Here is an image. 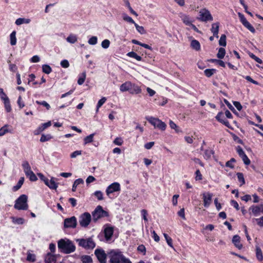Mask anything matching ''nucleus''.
<instances>
[{
  "label": "nucleus",
  "mask_w": 263,
  "mask_h": 263,
  "mask_svg": "<svg viewBox=\"0 0 263 263\" xmlns=\"http://www.w3.org/2000/svg\"><path fill=\"white\" fill-rule=\"evenodd\" d=\"M58 247L60 251L65 254H70L76 250L74 243L68 239H61L58 242Z\"/></svg>",
  "instance_id": "1"
},
{
  "label": "nucleus",
  "mask_w": 263,
  "mask_h": 263,
  "mask_svg": "<svg viewBox=\"0 0 263 263\" xmlns=\"http://www.w3.org/2000/svg\"><path fill=\"white\" fill-rule=\"evenodd\" d=\"M110 263H132L130 260L126 258L119 250H112L109 253Z\"/></svg>",
  "instance_id": "2"
},
{
  "label": "nucleus",
  "mask_w": 263,
  "mask_h": 263,
  "mask_svg": "<svg viewBox=\"0 0 263 263\" xmlns=\"http://www.w3.org/2000/svg\"><path fill=\"white\" fill-rule=\"evenodd\" d=\"M27 196L26 195H21L15 201L14 208L18 210H26L28 209Z\"/></svg>",
  "instance_id": "3"
},
{
  "label": "nucleus",
  "mask_w": 263,
  "mask_h": 263,
  "mask_svg": "<svg viewBox=\"0 0 263 263\" xmlns=\"http://www.w3.org/2000/svg\"><path fill=\"white\" fill-rule=\"evenodd\" d=\"M146 119L155 127H157L162 130L165 129L166 125L159 119L153 117H146Z\"/></svg>",
  "instance_id": "4"
},
{
  "label": "nucleus",
  "mask_w": 263,
  "mask_h": 263,
  "mask_svg": "<svg viewBox=\"0 0 263 263\" xmlns=\"http://www.w3.org/2000/svg\"><path fill=\"white\" fill-rule=\"evenodd\" d=\"M92 219L96 221L99 219L108 216L107 212L103 210L102 207L98 205L92 213Z\"/></svg>",
  "instance_id": "5"
},
{
  "label": "nucleus",
  "mask_w": 263,
  "mask_h": 263,
  "mask_svg": "<svg viewBox=\"0 0 263 263\" xmlns=\"http://www.w3.org/2000/svg\"><path fill=\"white\" fill-rule=\"evenodd\" d=\"M91 220L90 214L88 212H85L80 216L79 221L81 227H86L89 224Z\"/></svg>",
  "instance_id": "6"
},
{
  "label": "nucleus",
  "mask_w": 263,
  "mask_h": 263,
  "mask_svg": "<svg viewBox=\"0 0 263 263\" xmlns=\"http://www.w3.org/2000/svg\"><path fill=\"white\" fill-rule=\"evenodd\" d=\"M77 241H79V245L80 246H81L87 249H93L96 246L95 242L90 238L87 239H77Z\"/></svg>",
  "instance_id": "7"
},
{
  "label": "nucleus",
  "mask_w": 263,
  "mask_h": 263,
  "mask_svg": "<svg viewBox=\"0 0 263 263\" xmlns=\"http://www.w3.org/2000/svg\"><path fill=\"white\" fill-rule=\"evenodd\" d=\"M213 17L210 12L206 9H202L199 12V16L198 20L202 22H207L212 21Z\"/></svg>",
  "instance_id": "8"
},
{
  "label": "nucleus",
  "mask_w": 263,
  "mask_h": 263,
  "mask_svg": "<svg viewBox=\"0 0 263 263\" xmlns=\"http://www.w3.org/2000/svg\"><path fill=\"white\" fill-rule=\"evenodd\" d=\"M238 15L240 21L242 24V25L247 28L250 32L253 33L255 32V29L253 27V26L245 18L243 14L242 13L238 12Z\"/></svg>",
  "instance_id": "9"
},
{
  "label": "nucleus",
  "mask_w": 263,
  "mask_h": 263,
  "mask_svg": "<svg viewBox=\"0 0 263 263\" xmlns=\"http://www.w3.org/2000/svg\"><path fill=\"white\" fill-rule=\"evenodd\" d=\"M64 227L66 228H75L77 225V221L76 217L66 218L64 222Z\"/></svg>",
  "instance_id": "10"
},
{
  "label": "nucleus",
  "mask_w": 263,
  "mask_h": 263,
  "mask_svg": "<svg viewBox=\"0 0 263 263\" xmlns=\"http://www.w3.org/2000/svg\"><path fill=\"white\" fill-rule=\"evenodd\" d=\"M121 190L120 185L118 182H114L110 184L106 190V193L107 196H109L110 194L120 191Z\"/></svg>",
  "instance_id": "11"
},
{
  "label": "nucleus",
  "mask_w": 263,
  "mask_h": 263,
  "mask_svg": "<svg viewBox=\"0 0 263 263\" xmlns=\"http://www.w3.org/2000/svg\"><path fill=\"white\" fill-rule=\"evenodd\" d=\"M95 254L100 263H106V254L102 249H96Z\"/></svg>",
  "instance_id": "12"
},
{
  "label": "nucleus",
  "mask_w": 263,
  "mask_h": 263,
  "mask_svg": "<svg viewBox=\"0 0 263 263\" xmlns=\"http://www.w3.org/2000/svg\"><path fill=\"white\" fill-rule=\"evenodd\" d=\"M249 211H251L254 216H258L261 213H263V204L260 205H252L250 207Z\"/></svg>",
  "instance_id": "13"
},
{
  "label": "nucleus",
  "mask_w": 263,
  "mask_h": 263,
  "mask_svg": "<svg viewBox=\"0 0 263 263\" xmlns=\"http://www.w3.org/2000/svg\"><path fill=\"white\" fill-rule=\"evenodd\" d=\"M202 195L204 206L208 208L211 204L213 195L210 193H203Z\"/></svg>",
  "instance_id": "14"
},
{
  "label": "nucleus",
  "mask_w": 263,
  "mask_h": 263,
  "mask_svg": "<svg viewBox=\"0 0 263 263\" xmlns=\"http://www.w3.org/2000/svg\"><path fill=\"white\" fill-rule=\"evenodd\" d=\"M7 133H13V129L10 125L5 124L0 128V137L4 136Z\"/></svg>",
  "instance_id": "15"
},
{
  "label": "nucleus",
  "mask_w": 263,
  "mask_h": 263,
  "mask_svg": "<svg viewBox=\"0 0 263 263\" xmlns=\"http://www.w3.org/2000/svg\"><path fill=\"white\" fill-rule=\"evenodd\" d=\"M57 180V179L52 177L49 180V179L47 181V184H46V185L48 186L50 189L52 190H56L58 187V183H56V181Z\"/></svg>",
  "instance_id": "16"
},
{
  "label": "nucleus",
  "mask_w": 263,
  "mask_h": 263,
  "mask_svg": "<svg viewBox=\"0 0 263 263\" xmlns=\"http://www.w3.org/2000/svg\"><path fill=\"white\" fill-rule=\"evenodd\" d=\"M219 28V23L216 22L212 24V28L211 29V32L213 34V36L216 38H218V31Z\"/></svg>",
  "instance_id": "17"
},
{
  "label": "nucleus",
  "mask_w": 263,
  "mask_h": 263,
  "mask_svg": "<svg viewBox=\"0 0 263 263\" xmlns=\"http://www.w3.org/2000/svg\"><path fill=\"white\" fill-rule=\"evenodd\" d=\"M114 233V229L111 227H106L104 229V235L107 240H109L112 236Z\"/></svg>",
  "instance_id": "18"
},
{
  "label": "nucleus",
  "mask_w": 263,
  "mask_h": 263,
  "mask_svg": "<svg viewBox=\"0 0 263 263\" xmlns=\"http://www.w3.org/2000/svg\"><path fill=\"white\" fill-rule=\"evenodd\" d=\"M132 86V83L130 81H126L125 83L121 84L120 87V90L121 92H125L130 90Z\"/></svg>",
  "instance_id": "19"
},
{
  "label": "nucleus",
  "mask_w": 263,
  "mask_h": 263,
  "mask_svg": "<svg viewBox=\"0 0 263 263\" xmlns=\"http://www.w3.org/2000/svg\"><path fill=\"white\" fill-rule=\"evenodd\" d=\"M141 92V89L140 87L135 84L132 83V86L130 87V90H129V93L130 94H138Z\"/></svg>",
  "instance_id": "20"
},
{
  "label": "nucleus",
  "mask_w": 263,
  "mask_h": 263,
  "mask_svg": "<svg viewBox=\"0 0 263 263\" xmlns=\"http://www.w3.org/2000/svg\"><path fill=\"white\" fill-rule=\"evenodd\" d=\"M45 263H55L56 257L51 253H48L45 256Z\"/></svg>",
  "instance_id": "21"
},
{
  "label": "nucleus",
  "mask_w": 263,
  "mask_h": 263,
  "mask_svg": "<svg viewBox=\"0 0 263 263\" xmlns=\"http://www.w3.org/2000/svg\"><path fill=\"white\" fill-rule=\"evenodd\" d=\"M232 242L236 247L240 249L242 248V245L240 243V237L237 235H234L232 239Z\"/></svg>",
  "instance_id": "22"
},
{
  "label": "nucleus",
  "mask_w": 263,
  "mask_h": 263,
  "mask_svg": "<svg viewBox=\"0 0 263 263\" xmlns=\"http://www.w3.org/2000/svg\"><path fill=\"white\" fill-rule=\"evenodd\" d=\"M31 22V20L30 18H18L15 21V24L16 25H21L23 24H29Z\"/></svg>",
  "instance_id": "23"
},
{
  "label": "nucleus",
  "mask_w": 263,
  "mask_h": 263,
  "mask_svg": "<svg viewBox=\"0 0 263 263\" xmlns=\"http://www.w3.org/2000/svg\"><path fill=\"white\" fill-rule=\"evenodd\" d=\"M191 47L196 50L199 51L200 50V43L196 40H193L191 43Z\"/></svg>",
  "instance_id": "24"
},
{
  "label": "nucleus",
  "mask_w": 263,
  "mask_h": 263,
  "mask_svg": "<svg viewBox=\"0 0 263 263\" xmlns=\"http://www.w3.org/2000/svg\"><path fill=\"white\" fill-rule=\"evenodd\" d=\"M82 263H92V259L90 256L83 255L80 258Z\"/></svg>",
  "instance_id": "25"
},
{
  "label": "nucleus",
  "mask_w": 263,
  "mask_h": 263,
  "mask_svg": "<svg viewBox=\"0 0 263 263\" xmlns=\"http://www.w3.org/2000/svg\"><path fill=\"white\" fill-rule=\"evenodd\" d=\"M78 40L77 35L73 34H70L66 39V41L71 44L75 43Z\"/></svg>",
  "instance_id": "26"
},
{
  "label": "nucleus",
  "mask_w": 263,
  "mask_h": 263,
  "mask_svg": "<svg viewBox=\"0 0 263 263\" xmlns=\"http://www.w3.org/2000/svg\"><path fill=\"white\" fill-rule=\"evenodd\" d=\"M10 44L14 46L16 44V31H13L10 35Z\"/></svg>",
  "instance_id": "27"
},
{
  "label": "nucleus",
  "mask_w": 263,
  "mask_h": 263,
  "mask_svg": "<svg viewBox=\"0 0 263 263\" xmlns=\"http://www.w3.org/2000/svg\"><path fill=\"white\" fill-rule=\"evenodd\" d=\"M256 255L259 261H261L263 259L261 250L258 246L256 247Z\"/></svg>",
  "instance_id": "28"
},
{
  "label": "nucleus",
  "mask_w": 263,
  "mask_h": 263,
  "mask_svg": "<svg viewBox=\"0 0 263 263\" xmlns=\"http://www.w3.org/2000/svg\"><path fill=\"white\" fill-rule=\"evenodd\" d=\"M181 20L183 21V22L186 25H192V22L190 20V17L189 16L185 15V14H182L181 16Z\"/></svg>",
  "instance_id": "29"
},
{
  "label": "nucleus",
  "mask_w": 263,
  "mask_h": 263,
  "mask_svg": "<svg viewBox=\"0 0 263 263\" xmlns=\"http://www.w3.org/2000/svg\"><path fill=\"white\" fill-rule=\"evenodd\" d=\"M83 183H84V180L82 179L79 178L78 179H76L73 184L72 191L73 192H74L78 185H79L80 184H83Z\"/></svg>",
  "instance_id": "30"
},
{
  "label": "nucleus",
  "mask_w": 263,
  "mask_h": 263,
  "mask_svg": "<svg viewBox=\"0 0 263 263\" xmlns=\"http://www.w3.org/2000/svg\"><path fill=\"white\" fill-rule=\"evenodd\" d=\"M24 181V178L21 177L18 181L17 184L13 187V191H16L21 188Z\"/></svg>",
  "instance_id": "31"
},
{
  "label": "nucleus",
  "mask_w": 263,
  "mask_h": 263,
  "mask_svg": "<svg viewBox=\"0 0 263 263\" xmlns=\"http://www.w3.org/2000/svg\"><path fill=\"white\" fill-rule=\"evenodd\" d=\"M127 55L129 57L133 58L138 61H141L142 59V58L140 55H138L136 52L134 51L128 52L127 54Z\"/></svg>",
  "instance_id": "32"
},
{
  "label": "nucleus",
  "mask_w": 263,
  "mask_h": 263,
  "mask_svg": "<svg viewBox=\"0 0 263 263\" xmlns=\"http://www.w3.org/2000/svg\"><path fill=\"white\" fill-rule=\"evenodd\" d=\"M216 71L215 69H206L204 71V74L208 78L211 77Z\"/></svg>",
  "instance_id": "33"
},
{
  "label": "nucleus",
  "mask_w": 263,
  "mask_h": 263,
  "mask_svg": "<svg viewBox=\"0 0 263 263\" xmlns=\"http://www.w3.org/2000/svg\"><path fill=\"white\" fill-rule=\"evenodd\" d=\"M4 105H5V108L7 112H9L11 110V106L10 103V100L9 99H7L6 100H5L3 101Z\"/></svg>",
  "instance_id": "34"
},
{
  "label": "nucleus",
  "mask_w": 263,
  "mask_h": 263,
  "mask_svg": "<svg viewBox=\"0 0 263 263\" xmlns=\"http://www.w3.org/2000/svg\"><path fill=\"white\" fill-rule=\"evenodd\" d=\"M219 44L222 46H226L227 45L226 42V35L225 34H222L220 36L219 41Z\"/></svg>",
  "instance_id": "35"
},
{
  "label": "nucleus",
  "mask_w": 263,
  "mask_h": 263,
  "mask_svg": "<svg viewBox=\"0 0 263 263\" xmlns=\"http://www.w3.org/2000/svg\"><path fill=\"white\" fill-rule=\"evenodd\" d=\"M226 53V50L223 48H220L219 49L218 52L217 54V57L219 59H222L224 57Z\"/></svg>",
  "instance_id": "36"
},
{
  "label": "nucleus",
  "mask_w": 263,
  "mask_h": 263,
  "mask_svg": "<svg viewBox=\"0 0 263 263\" xmlns=\"http://www.w3.org/2000/svg\"><path fill=\"white\" fill-rule=\"evenodd\" d=\"M51 125V121H48L46 123H43L41 126L39 127L38 130H39L40 132H43L46 128L50 126Z\"/></svg>",
  "instance_id": "37"
},
{
  "label": "nucleus",
  "mask_w": 263,
  "mask_h": 263,
  "mask_svg": "<svg viewBox=\"0 0 263 263\" xmlns=\"http://www.w3.org/2000/svg\"><path fill=\"white\" fill-rule=\"evenodd\" d=\"M106 98L105 97L102 98L98 102L97 105L96 112H98L99 108H100L106 102Z\"/></svg>",
  "instance_id": "38"
},
{
  "label": "nucleus",
  "mask_w": 263,
  "mask_h": 263,
  "mask_svg": "<svg viewBox=\"0 0 263 263\" xmlns=\"http://www.w3.org/2000/svg\"><path fill=\"white\" fill-rule=\"evenodd\" d=\"M94 135V134H91L89 136L86 137L84 139V144H86L87 143L92 142Z\"/></svg>",
  "instance_id": "39"
},
{
  "label": "nucleus",
  "mask_w": 263,
  "mask_h": 263,
  "mask_svg": "<svg viewBox=\"0 0 263 263\" xmlns=\"http://www.w3.org/2000/svg\"><path fill=\"white\" fill-rule=\"evenodd\" d=\"M42 70L44 73L49 74L51 72L52 69L48 65L45 64L42 66Z\"/></svg>",
  "instance_id": "40"
},
{
  "label": "nucleus",
  "mask_w": 263,
  "mask_h": 263,
  "mask_svg": "<svg viewBox=\"0 0 263 263\" xmlns=\"http://www.w3.org/2000/svg\"><path fill=\"white\" fill-rule=\"evenodd\" d=\"M213 154V152L211 149H206L204 153V158L206 159H209L211 158V156Z\"/></svg>",
  "instance_id": "41"
},
{
  "label": "nucleus",
  "mask_w": 263,
  "mask_h": 263,
  "mask_svg": "<svg viewBox=\"0 0 263 263\" xmlns=\"http://www.w3.org/2000/svg\"><path fill=\"white\" fill-rule=\"evenodd\" d=\"M86 72H83L82 74V76L81 77H80L78 80V84L79 85H82L85 79H86Z\"/></svg>",
  "instance_id": "42"
},
{
  "label": "nucleus",
  "mask_w": 263,
  "mask_h": 263,
  "mask_svg": "<svg viewBox=\"0 0 263 263\" xmlns=\"http://www.w3.org/2000/svg\"><path fill=\"white\" fill-rule=\"evenodd\" d=\"M52 138V136L50 135H42L40 141L42 142H44L47 141H49Z\"/></svg>",
  "instance_id": "43"
},
{
  "label": "nucleus",
  "mask_w": 263,
  "mask_h": 263,
  "mask_svg": "<svg viewBox=\"0 0 263 263\" xmlns=\"http://www.w3.org/2000/svg\"><path fill=\"white\" fill-rule=\"evenodd\" d=\"M123 19L125 21L127 22L130 23H132V24H135L136 23L133 20V19L131 17L128 16L126 14H123Z\"/></svg>",
  "instance_id": "44"
},
{
  "label": "nucleus",
  "mask_w": 263,
  "mask_h": 263,
  "mask_svg": "<svg viewBox=\"0 0 263 263\" xmlns=\"http://www.w3.org/2000/svg\"><path fill=\"white\" fill-rule=\"evenodd\" d=\"M134 25L138 32H139L141 34L145 33V31L143 27L139 26L136 23H135Z\"/></svg>",
  "instance_id": "45"
},
{
  "label": "nucleus",
  "mask_w": 263,
  "mask_h": 263,
  "mask_svg": "<svg viewBox=\"0 0 263 263\" xmlns=\"http://www.w3.org/2000/svg\"><path fill=\"white\" fill-rule=\"evenodd\" d=\"M169 125L171 128L175 129L176 132L178 133L180 132L178 126L172 120H170Z\"/></svg>",
  "instance_id": "46"
},
{
  "label": "nucleus",
  "mask_w": 263,
  "mask_h": 263,
  "mask_svg": "<svg viewBox=\"0 0 263 263\" xmlns=\"http://www.w3.org/2000/svg\"><path fill=\"white\" fill-rule=\"evenodd\" d=\"M237 176L238 181L241 183V185L244 184L245 183V181L243 174L241 173H237Z\"/></svg>",
  "instance_id": "47"
},
{
  "label": "nucleus",
  "mask_w": 263,
  "mask_h": 263,
  "mask_svg": "<svg viewBox=\"0 0 263 263\" xmlns=\"http://www.w3.org/2000/svg\"><path fill=\"white\" fill-rule=\"evenodd\" d=\"M35 102L36 104H37L39 105H43V106L45 107L47 110H49L50 108V105L45 101H43L42 102H40L39 101H36Z\"/></svg>",
  "instance_id": "48"
},
{
  "label": "nucleus",
  "mask_w": 263,
  "mask_h": 263,
  "mask_svg": "<svg viewBox=\"0 0 263 263\" xmlns=\"http://www.w3.org/2000/svg\"><path fill=\"white\" fill-rule=\"evenodd\" d=\"M94 195L98 200H102L103 199V196L102 192L100 191H96Z\"/></svg>",
  "instance_id": "49"
},
{
  "label": "nucleus",
  "mask_w": 263,
  "mask_h": 263,
  "mask_svg": "<svg viewBox=\"0 0 263 263\" xmlns=\"http://www.w3.org/2000/svg\"><path fill=\"white\" fill-rule=\"evenodd\" d=\"M110 41L108 40H104L102 42L101 46L103 48L106 49L109 47Z\"/></svg>",
  "instance_id": "50"
},
{
  "label": "nucleus",
  "mask_w": 263,
  "mask_h": 263,
  "mask_svg": "<svg viewBox=\"0 0 263 263\" xmlns=\"http://www.w3.org/2000/svg\"><path fill=\"white\" fill-rule=\"evenodd\" d=\"M0 97L1 99L4 101L7 99H9L6 93L4 92L3 89L0 87Z\"/></svg>",
  "instance_id": "51"
},
{
  "label": "nucleus",
  "mask_w": 263,
  "mask_h": 263,
  "mask_svg": "<svg viewBox=\"0 0 263 263\" xmlns=\"http://www.w3.org/2000/svg\"><path fill=\"white\" fill-rule=\"evenodd\" d=\"M253 220H255L258 226L260 227H263V216H261L259 218H255Z\"/></svg>",
  "instance_id": "52"
},
{
  "label": "nucleus",
  "mask_w": 263,
  "mask_h": 263,
  "mask_svg": "<svg viewBox=\"0 0 263 263\" xmlns=\"http://www.w3.org/2000/svg\"><path fill=\"white\" fill-rule=\"evenodd\" d=\"M82 155V151H76L70 154L71 158H75L78 156Z\"/></svg>",
  "instance_id": "53"
},
{
  "label": "nucleus",
  "mask_w": 263,
  "mask_h": 263,
  "mask_svg": "<svg viewBox=\"0 0 263 263\" xmlns=\"http://www.w3.org/2000/svg\"><path fill=\"white\" fill-rule=\"evenodd\" d=\"M27 260L28 261L34 262L35 260V256L34 254L31 253H28L27 256Z\"/></svg>",
  "instance_id": "54"
},
{
  "label": "nucleus",
  "mask_w": 263,
  "mask_h": 263,
  "mask_svg": "<svg viewBox=\"0 0 263 263\" xmlns=\"http://www.w3.org/2000/svg\"><path fill=\"white\" fill-rule=\"evenodd\" d=\"M88 43L90 45H96L97 43V37L96 36H92L89 39Z\"/></svg>",
  "instance_id": "55"
},
{
  "label": "nucleus",
  "mask_w": 263,
  "mask_h": 263,
  "mask_svg": "<svg viewBox=\"0 0 263 263\" xmlns=\"http://www.w3.org/2000/svg\"><path fill=\"white\" fill-rule=\"evenodd\" d=\"M240 157L246 165H249L250 164V160L246 154Z\"/></svg>",
  "instance_id": "56"
},
{
  "label": "nucleus",
  "mask_w": 263,
  "mask_h": 263,
  "mask_svg": "<svg viewBox=\"0 0 263 263\" xmlns=\"http://www.w3.org/2000/svg\"><path fill=\"white\" fill-rule=\"evenodd\" d=\"M123 141L122 139V138L117 137L116 138L114 141V143L115 144L117 145H121L123 144Z\"/></svg>",
  "instance_id": "57"
},
{
  "label": "nucleus",
  "mask_w": 263,
  "mask_h": 263,
  "mask_svg": "<svg viewBox=\"0 0 263 263\" xmlns=\"http://www.w3.org/2000/svg\"><path fill=\"white\" fill-rule=\"evenodd\" d=\"M27 177H28L29 178L30 180L31 181H35L37 179L36 176H35L33 172L27 175Z\"/></svg>",
  "instance_id": "58"
},
{
  "label": "nucleus",
  "mask_w": 263,
  "mask_h": 263,
  "mask_svg": "<svg viewBox=\"0 0 263 263\" xmlns=\"http://www.w3.org/2000/svg\"><path fill=\"white\" fill-rule=\"evenodd\" d=\"M249 55L251 58H252L253 59H254L258 63H259V64L262 63V60L260 59H259V58L255 56L253 53H251Z\"/></svg>",
  "instance_id": "59"
},
{
  "label": "nucleus",
  "mask_w": 263,
  "mask_h": 263,
  "mask_svg": "<svg viewBox=\"0 0 263 263\" xmlns=\"http://www.w3.org/2000/svg\"><path fill=\"white\" fill-rule=\"evenodd\" d=\"M141 214L142 215L143 219L145 222L148 221V219L147 218V211L145 209H143L141 210Z\"/></svg>",
  "instance_id": "60"
},
{
  "label": "nucleus",
  "mask_w": 263,
  "mask_h": 263,
  "mask_svg": "<svg viewBox=\"0 0 263 263\" xmlns=\"http://www.w3.org/2000/svg\"><path fill=\"white\" fill-rule=\"evenodd\" d=\"M22 167H23V170L24 171L27 170V169H29L31 167L28 163V161H24L23 163H22Z\"/></svg>",
  "instance_id": "61"
},
{
  "label": "nucleus",
  "mask_w": 263,
  "mask_h": 263,
  "mask_svg": "<svg viewBox=\"0 0 263 263\" xmlns=\"http://www.w3.org/2000/svg\"><path fill=\"white\" fill-rule=\"evenodd\" d=\"M61 65L63 68H68L69 66V64L67 60H64L61 62Z\"/></svg>",
  "instance_id": "62"
},
{
  "label": "nucleus",
  "mask_w": 263,
  "mask_h": 263,
  "mask_svg": "<svg viewBox=\"0 0 263 263\" xmlns=\"http://www.w3.org/2000/svg\"><path fill=\"white\" fill-rule=\"evenodd\" d=\"M195 174H196L195 179L196 180H201L202 179V175L199 170H197L196 171Z\"/></svg>",
  "instance_id": "63"
},
{
  "label": "nucleus",
  "mask_w": 263,
  "mask_h": 263,
  "mask_svg": "<svg viewBox=\"0 0 263 263\" xmlns=\"http://www.w3.org/2000/svg\"><path fill=\"white\" fill-rule=\"evenodd\" d=\"M137 250L138 251L143 253L144 254H145L146 252V248L145 246L143 245H141L138 247Z\"/></svg>",
  "instance_id": "64"
}]
</instances>
